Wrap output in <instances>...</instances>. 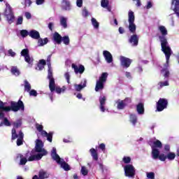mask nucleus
<instances>
[{
    "label": "nucleus",
    "mask_w": 179,
    "mask_h": 179,
    "mask_svg": "<svg viewBox=\"0 0 179 179\" xmlns=\"http://www.w3.org/2000/svg\"><path fill=\"white\" fill-rule=\"evenodd\" d=\"M48 152L44 149V143L40 139L36 141L35 150H32L31 152H27L26 157L28 158L29 162H34V160H41L43 156H47Z\"/></svg>",
    "instance_id": "f257e3e1"
},
{
    "label": "nucleus",
    "mask_w": 179,
    "mask_h": 179,
    "mask_svg": "<svg viewBox=\"0 0 179 179\" xmlns=\"http://www.w3.org/2000/svg\"><path fill=\"white\" fill-rule=\"evenodd\" d=\"M158 30L161 34L159 36V39L161 43L162 51L165 54V57H166V59L169 61L170 57H171V54H173V50H171V48H170L169 42L167 41V37H166L168 34L167 29L166 27L161 25L158 27Z\"/></svg>",
    "instance_id": "f03ea898"
},
{
    "label": "nucleus",
    "mask_w": 179,
    "mask_h": 179,
    "mask_svg": "<svg viewBox=\"0 0 179 179\" xmlns=\"http://www.w3.org/2000/svg\"><path fill=\"white\" fill-rule=\"evenodd\" d=\"M24 111V103L21 100L18 102H11V106H8V103H3L0 101V119L3 118L5 113H9V111Z\"/></svg>",
    "instance_id": "7ed1b4c3"
},
{
    "label": "nucleus",
    "mask_w": 179,
    "mask_h": 179,
    "mask_svg": "<svg viewBox=\"0 0 179 179\" xmlns=\"http://www.w3.org/2000/svg\"><path fill=\"white\" fill-rule=\"evenodd\" d=\"M51 157H52V159H53V160L57 162V164H59L62 169H64L65 171H69V170H71L69 164L65 162L64 159H61V157H59V155L57 154V148H52L51 151Z\"/></svg>",
    "instance_id": "20e7f679"
},
{
    "label": "nucleus",
    "mask_w": 179,
    "mask_h": 179,
    "mask_svg": "<svg viewBox=\"0 0 179 179\" xmlns=\"http://www.w3.org/2000/svg\"><path fill=\"white\" fill-rule=\"evenodd\" d=\"M3 15L6 17L8 24H12V23L15 22V14L13 13V10L8 3L6 4V9Z\"/></svg>",
    "instance_id": "39448f33"
},
{
    "label": "nucleus",
    "mask_w": 179,
    "mask_h": 179,
    "mask_svg": "<svg viewBox=\"0 0 179 179\" xmlns=\"http://www.w3.org/2000/svg\"><path fill=\"white\" fill-rule=\"evenodd\" d=\"M129 30L130 33L135 34L136 32V24H135V15L134 11L129 10L128 13Z\"/></svg>",
    "instance_id": "423d86ee"
},
{
    "label": "nucleus",
    "mask_w": 179,
    "mask_h": 179,
    "mask_svg": "<svg viewBox=\"0 0 179 179\" xmlns=\"http://www.w3.org/2000/svg\"><path fill=\"white\" fill-rule=\"evenodd\" d=\"M108 78V73H103L99 78V80L96 81L95 91L99 92V90H103L104 89V83L107 80Z\"/></svg>",
    "instance_id": "0eeeda50"
},
{
    "label": "nucleus",
    "mask_w": 179,
    "mask_h": 179,
    "mask_svg": "<svg viewBox=\"0 0 179 179\" xmlns=\"http://www.w3.org/2000/svg\"><path fill=\"white\" fill-rule=\"evenodd\" d=\"M36 128L38 132H41V135H42V136L47 138V141H48V142H52V132L47 133V131L43 130V125L40 124H36Z\"/></svg>",
    "instance_id": "6e6552de"
},
{
    "label": "nucleus",
    "mask_w": 179,
    "mask_h": 179,
    "mask_svg": "<svg viewBox=\"0 0 179 179\" xmlns=\"http://www.w3.org/2000/svg\"><path fill=\"white\" fill-rule=\"evenodd\" d=\"M24 136V134H23V132L22 131H19V134H16V130L15 129H12V140L17 139V146H20L23 145V138Z\"/></svg>",
    "instance_id": "1a4fd4ad"
},
{
    "label": "nucleus",
    "mask_w": 179,
    "mask_h": 179,
    "mask_svg": "<svg viewBox=\"0 0 179 179\" xmlns=\"http://www.w3.org/2000/svg\"><path fill=\"white\" fill-rule=\"evenodd\" d=\"M126 177L134 178L135 177V167L131 164H127L124 167Z\"/></svg>",
    "instance_id": "9d476101"
},
{
    "label": "nucleus",
    "mask_w": 179,
    "mask_h": 179,
    "mask_svg": "<svg viewBox=\"0 0 179 179\" xmlns=\"http://www.w3.org/2000/svg\"><path fill=\"white\" fill-rule=\"evenodd\" d=\"M21 55L22 57H24L25 62H27L28 66L29 68H31L33 66V57H30V55H29V49H23L21 51Z\"/></svg>",
    "instance_id": "9b49d317"
},
{
    "label": "nucleus",
    "mask_w": 179,
    "mask_h": 179,
    "mask_svg": "<svg viewBox=\"0 0 179 179\" xmlns=\"http://www.w3.org/2000/svg\"><path fill=\"white\" fill-rule=\"evenodd\" d=\"M169 101L166 99L160 98L157 103V111H163L165 108H167Z\"/></svg>",
    "instance_id": "f8f14e48"
},
{
    "label": "nucleus",
    "mask_w": 179,
    "mask_h": 179,
    "mask_svg": "<svg viewBox=\"0 0 179 179\" xmlns=\"http://www.w3.org/2000/svg\"><path fill=\"white\" fill-rule=\"evenodd\" d=\"M131 101V98H126L124 100L118 99L116 101V103L117 104V110H124V108H125Z\"/></svg>",
    "instance_id": "ddd939ff"
},
{
    "label": "nucleus",
    "mask_w": 179,
    "mask_h": 179,
    "mask_svg": "<svg viewBox=\"0 0 179 179\" xmlns=\"http://www.w3.org/2000/svg\"><path fill=\"white\" fill-rule=\"evenodd\" d=\"M48 78L49 79V88L50 92L52 93L55 90V80L54 79V77H52V71H48Z\"/></svg>",
    "instance_id": "4468645a"
},
{
    "label": "nucleus",
    "mask_w": 179,
    "mask_h": 179,
    "mask_svg": "<svg viewBox=\"0 0 179 179\" xmlns=\"http://www.w3.org/2000/svg\"><path fill=\"white\" fill-rule=\"evenodd\" d=\"M107 101V98L105 96H99V110L101 113H105L108 110L107 107H106V101Z\"/></svg>",
    "instance_id": "2eb2a0df"
},
{
    "label": "nucleus",
    "mask_w": 179,
    "mask_h": 179,
    "mask_svg": "<svg viewBox=\"0 0 179 179\" xmlns=\"http://www.w3.org/2000/svg\"><path fill=\"white\" fill-rule=\"evenodd\" d=\"M131 63L132 60L129 58L125 57L124 56L120 57V64L123 68H129V66H131Z\"/></svg>",
    "instance_id": "dca6fc26"
},
{
    "label": "nucleus",
    "mask_w": 179,
    "mask_h": 179,
    "mask_svg": "<svg viewBox=\"0 0 179 179\" xmlns=\"http://www.w3.org/2000/svg\"><path fill=\"white\" fill-rule=\"evenodd\" d=\"M71 67L74 70L76 75H78V73H80V75H82V73L85 72V66L82 64H80L78 66L75 64H72Z\"/></svg>",
    "instance_id": "f3484780"
},
{
    "label": "nucleus",
    "mask_w": 179,
    "mask_h": 179,
    "mask_svg": "<svg viewBox=\"0 0 179 179\" xmlns=\"http://www.w3.org/2000/svg\"><path fill=\"white\" fill-rule=\"evenodd\" d=\"M166 62L164 64V68L161 71V72L163 73V76L165 78V79H169V77L170 76V71H169V61H170V59L167 61V57H166Z\"/></svg>",
    "instance_id": "a211bd4d"
},
{
    "label": "nucleus",
    "mask_w": 179,
    "mask_h": 179,
    "mask_svg": "<svg viewBox=\"0 0 179 179\" xmlns=\"http://www.w3.org/2000/svg\"><path fill=\"white\" fill-rule=\"evenodd\" d=\"M103 55L107 64H112L113 61V55L108 50H103Z\"/></svg>",
    "instance_id": "6ab92c4d"
},
{
    "label": "nucleus",
    "mask_w": 179,
    "mask_h": 179,
    "mask_svg": "<svg viewBox=\"0 0 179 179\" xmlns=\"http://www.w3.org/2000/svg\"><path fill=\"white\" fill-rule=\"evenodd\" d=\"M87 83V81L86 79H84L81 81L80 84H75L74 85V89L76 92H80L83 89H85L86 87V84Z\"/></svg>",
    "instance_id": "aec40b11"
},
{
    "label": "nucleus",
    "mask_w": 179,
    "mask_h": 179,
    "mask_svg": "<svg viewBox=\"0 0 179 179\" xmlns=\"http://www.w3.org/2000/svg\"><path fill=\"white\" fill-rule=\"evenodd\" d=\"M149 145L151 146L152 149H157V148H161L163 145L162 144V142L159 140H155L154 141H150Z\"/></svg>",
    "instance_id": "412c9836"
},
{
    "label": "nucleus",
    "mask_w": 179,
    "mask_h": 179,
    "mask_svg": "<svg viewBox=\"0 0 179 179\" xmlns=\"http://www.w3.org/2000/svg\"><path fill=\"white\" fill-rule=\"evenodd\" d=\"M173 7L176 16L179 17V0H172V8Z\"/></svg>",
    "instance_id": "4be33fe9"
},
{
    "label": "nucleus",
    "mask_w": 179,
    "mask_h": 179,
    "mask_svg": "<svg viewBox=\"0 0 179 179\" xmlns=\"http://www.w3.org/2000/svg\"><path fill=\"white\" fill-rule=\"evenodd\" d=\"M29 37L34 38V40H38V38H40V32L35 29H32L29 31Z\"/></svg>",
    "instance_id": "5701e85b"
},
{
    "label": "nucleus",
    "mask_w": 179,
    "mask_h": 179,
    "mask_svg": "<svg viewBox=\"0 0 179 179\" xmlns=\"http://www.w3.org/2000/svg\"><path fill=\"white\" fill-rule=\"evenodd\" d=\"M71 2L68 0H63L62 2V9H63V10H71Z\"/></svg>",
    "instance_id": "b1692460"
},
{
    "label": "nucleus",
    "mask_w": 179,
    "mask_h": 179,
    "mask_svg": "<svg viewBox=\"0 0 179 179\" xmlns=\"http://www.w3.org/2000/svg\"><path fill=\"white\" fill-rule=\"evenodd\" d=\"M139 41V37H138V35L134 34L131 36L129 38V43L132 44V45H138V43Z\"/></svg>",
    "instance_id": "393cba45"
},
{
    "label": "nucleus",
    "mask_w": 179,
    "mask_h": 179,
    "mask_svg": "<svg viewBox=\"0 0 179 179\" xmlns=\"http://www.w3.org/2000/svg\"><path fill=\"white\" fill-rule=\"evenodd\" d=\"M159 156H160V151L157 148H155L152 147V157L154 160H157L159 159Z\"/></svg>",
    "instance_id": "a878e982"
},
{
    "label": "nucleus",
    "mask_w": 179,
    "mask_h": 179,
    "mask_svg": "<svg viewBox=\"0 0 179 179\" xmlns=\"http://www.w3.org/2000/svg\"><path fill=\"white\" fill-rule=\"evenodd\" d=\"M60 20V25L63 27V29H66L68 27V17L60 16L59 17Z\"/></svg>",
    "instance_id": "bb28decb"
},
{
    "label": "nucleus",
    "mask_w": 179,
    "mask_h": 179,
    "mask_svg": "<svg viewBox=\"0 0 179 179\" xmlns=\"http://www.w3.org/2000/svg\"><path fill=\"white\" fill-rule=\"evenodd\" d=\"M53 40L56 44H61L62 42V36H61L58 32H55L53 35Z\"/></svg>",
    "instance_id": "cd10ccee"
},
{
    "label": "nucleus",
    "mask_w": 179,
    "mask_h": 179,
    "mask_svg": "<svg viewBox=\"0 0 179 179\" xmlns=\"http://www.w3.org/2000/svg\"><path fill=\"white\" fill-rule=\"evenodd\" d=\"M90 153L91 154L93 160H95V162H97V160H99V154L97 153V150H96V149L91 148L90 150Z\"/></svg>",
    "instance_id": "c85d7f7f"
},
{
    "label": "nucleus",
    "mask_w": 179,
    "mask_h": 179,
    "mask_svg": "<svg viewBox=\"0 0 179 179\" xmlns=\"http://www.w3.org/2000/svg\"><path fill=\"white\" fill-rule=\"evenodd\" d=\"M136 110H137L138 114H139L140 115L145 114V108L143 107V105L142 103H140L137 105Z\"/></svg>",
    "instance_id": "c756f323"
},
{
    "label": "nucleus",
    "mask_w": 179,
    "mask_h": 179,
    "mask_svg": "<svg viewBox=\"0 0 179 179\" xmlns=\"http://www.w3.org/2000/svg\"><path fill=\"white\" fill-rule=\"evenodd\" d=\"M101 6L105 9H107L108 12H111V7L108 6V0H101Z\"/></svg>",
    "instance_id": "7c9ffc66"
},
{
    "label": "nucleus",
    "mask_w": 179,
    "mask_h": 179,
    "mask_svg": "<svg viewBox=\"0 0 179 179\" xmlns=\"http://www.w3.org/2000/svg\"><path fill=\"white\" fill-rule=\"evenodd\" d=\"M129 121L131 124H132V125L135 127L136 125V122H138V117L136 116V115L130 114Z\"/></svg>",
    "instance_id": "2f4dec72"
},
{
    "label": "nucleus",
    "mask_w": 179,
    "mask_h": 179,
    "mask_svg": "<svg viewBox=\"0 0 179 179\" xmlns=\"http://www.w3.org/2000/svg\"><path fill=\"white\" fill-rule=\"evenodd\" d=\"M48 43V38H41V37L38 39V47H43V45H45Z\"/></svg>",
    "instance_id": "473e14b6"
},
{
    "label": "nucleus",
    "mask_w": 179,
    "mask_h": 179,
    "mask_svg": "<svg viewBox=\"0 0 179 179\" xmlns=\"http://www.w3.org/2000/svg\"><path fill=\"white\" fill-rule=\"evenodd\" d=\"M52 56V55H48L47 57V60H46L48 68V72H49L50 73H51V71H52V67L51 66V57Z\"/></svg>",
    "instance_id": "72a5a7b5"
},
{
    "label": "nucleus",
    "mask_w": 179,
    "mask_h": 179,
    "mask_svg": "<svg viewBox=\"0 0 179 179\" xmlns=\"http://www.w3.org/2000/svg\"><path fill=\"white\" fill-rule=\"evenodd\" d=\"M24 92H27V93H29V92L31 90V85L30 84V83H29V81H27V80H25L24 81Z\"/></svg>",
    "instance_id": "f704fd0d"
},
{
    "label": "nucleus",
    "mask_w": 179,
    "mask_h": 179,
    "mask_svg": "<svg viewBox=\"0 0 179 179\" xmlns=\"http://www.w3.org/2000/svg\"><path fill=\"white\" fill-rule=\"evenodd\" d=\"M17 157L20 158V166H24V164H26V163H27V158L23 157V155H22V154L18 155Z\"/></svg>",
    "instance_id": "c9c22d12"
},
{
    "label": "nucleus",
    "mask_w": 179,
    "mask_h": 179,
    "mask_svg": "<svg viewBox=\"0 0 179 179\" xmlns=\"http://www.w3.org/2000/svg\"><path fill=\"white\" fill-rule=\"evenodd\" d=\"M11 73H13V75H15V76H19L20 75V71H19V69H17V66H12Z\"/></svg>",
    "instance_id": "e433bc0d"
},
{
    "label": "nucleus",
    "mask_w": 179,
    "mask_h": 179,
    "mask_svg": "<svg viewBox=\"0 0 179 179\" xmlns=\"http://www.w3.org/2000/svg\"><path fill=\"white\" fill-rule=\"evenodd\" d=\"M55 90H56L57 94H61V93H64L66 90V87L63 86L62 88L60 87H56Z\"/></svg>",
    "instance_id": "4c0bfd02"
},
{
    "label": "nucleus",
    "mask_w": 179,
    "mask_h": 179,
    "mask_svg": "<svg viewBox=\"0 0 179 179\" xmlns=\"http://www.w3.org/2000/svg\"><path fill=\"white\" fill-rule=\"evenodd\" d=\"M62 41L65 44V45H69V43H71V40L68 36L62 37Z\"/></svg>",
    "instance_id": "58836bf2"
},
{
    "label": "nucleus",
    "mask_w": 179,
    "mask_h": 179,
    "mask_svg": "<svg viewBox=\"0 0 179 179\" xmlns=\"http://www.w3.org/2000/svg\"><path fill=\"white\" fill-rule=\"evenodd\" d=\"M165 80H166L165 81H164V82H159V83H158V85H159L160 89H162V87H164V86H169V85H170V83H169V79L165 78Z\"/></svg>",
    "instance_id": "ea45409f"
},
{
    "label": "nucleus",
    "mask_w": 179,
    "mask_h": 179,
    "mask_svg": "<svg viewBox=\"0 0 179 179\" xmlns=\"http://www.w3.org/2000/svg\"><path fill=\"white\" fill-rule=\"evenodd\" d=\"M38 176L40 179L48 178V174L44 171H40Z\"/></svg>",
    "instance_id": "a19ab883"
},
{
    "label": "nucleus",
    "mask_w": 179,
    "mask_h": 179,
    "mask_svg": "<svg viewBox=\"0 0 179 179\" xmlns=\"http://www.w3.org/2000/svg\"><path fill=\"white\" fill-rule=\"evenodd\" d=\"M91 22L94 29H99V24L95 18H92Z\"/></svg>",
    "instance_id": "79ce46f5"
},
{
    "label": "nucleus",
    "mask_w": 179,
    "mask_h": 179,
    "mask_svg": "<svg viewBox=\"0 0 179 179\" xmlns=\"http://www.w3.org/2000/svg\"><path fill=\"white\" fill-rule=\"evenodd\" d=\"M30 31H28L26 29H22L20 31V34L23 38L27 37V36H29Z\"/></svg>",
    "instance_id": "37998d69"
},
{
    "label": "nucleus",
    "mask_w": 179,
    "mask_h": 179,
    "mask_svg": "<svg viewBox=\"0 0 179 179\" xmlns=\"http://www.w3.org/2000/svg\"><path fill=\"white\" fill-rule=\"evenodd\" d=\"M22 125V120H18L13 123V129L16 131V128H19Z\"/></svg>",
    "instance_id": "c03bdc74"
},
{
    "label": "nucleus",
    "mask_w": 179,
    "mask_h": 179,
    "mask_svg": "<svg viewBox=\"0 0 179 179\" xmlns=\"http://www.w3.org/2000/svg\"><path fill=\"white\" fill-rule=\"evenodd\" d=\"M166 159H168V160H174V159H176V154L173 152H169L166 155Z\"/></svg>",
    "instance_id": "a18cd8bd"
},
{
    "label": "nucleus",
    "mask_w": 179,
    "mask_h": 179,
    "mask_svg": "<svg viewBox=\"0 0 179 179\" xmlns=\"http://www.w3.org/2000/svg\"><path fill=\"white\" fill-rule=\"evenodd\" d=\"M64 78L66 80L67 83H71V74L69 73V71H67L64 73Z\"/></svg>",
    "instance_id": "49530a36"
},
{
    "label": "nucleus",
    "mask_w": 179,
    "mask_h": 179,
    "mask_svg": "<svg viewBox=\"0 0 179 179\" xmlns=\"http://www.w3.org/2000/svg\"><path fill=\"white\" fill-rule=\"evenodd\" d=\"M80 171L83 176H87V174L89 173V171L86 169L85 166H82Z\"/></svg>",
    "instance_id": "de8ad7c7"
},
{
    "label": "nucleus",
    "mask_w": 179,
    "mask_h": 179,
    "mask_svg": "<svg viewBox=\"0 0 179 179\" xmlns=\"http://www.w3.org/2000/svg\"><path fill=\"white\" fill-rule=\"evenodd\" d=\"M158 159H159L161 162H166V159H167V155H165L164 154H161L158 157Z\"/></svg>",
    "instance_id": "09e8293b"
},
{
    "label": "nucleus",
    "mask_w": 179,
    "mask_h": 179,
    "mask_svg": "<svg viewBox=\"0 0 179 179\" xmlns=\"http://www.w3.org/2000/svg\"><path fill=\"white\" fill-rule=\"evenodd\" d=\"M8 57H16V52H13L12 49L8 50Z\"/></svg>",
    "instance_id": "8fccbe9b"
},
{
    "label": "nucleus",
    "mask_w": 179,
    "mask_h": 179,
    "mask_svg": "<svg viewBox=\"0 0 179 179\" xmlns=\"http://www.w3.org/2000/svg\"><path fill=\"white\" fill-rule=\"evenodd\" d=\"M123 162L126 164H128L131 163V157H123Z\"/></svg>",
    "instance_id": "3c124183"
},
{
    "label": "nucleus",
    "mask_w": 179,
    "mask_h": 179,
    "mask_svg": "<svg viewBox=\"0 0 179 179\" xmlns=\"http://www.w3.org/2000/svg\"><path fill=\"white\" fill-rule=\"evenodd\" d=\"M23 23V17L22 16H19L17 19V22L16 24H22Z\"/></svg>",
    "instance_id": "603ef678"
},
{
    "label": "nucleus",
    "mask_w": 179,
    "mask_h": 179,
    "mask_svg": "<svg viewBox=\"0 0 179 179\" xmlns=\"http://www.w3.org/2000/svg\"><path fill=\"white\" fill-rule=\"evenodd\" d=\"M28 93H29L30 96H34V97H37V91H36L35 90H31Z\"/></svg>",
    "instance_id": "864d4df0"
},
{
    "label": "nucleus",
    "mask_w": 179,
    "mask_h": 179,
    "mask_svg": "<svg viewBox=\"0 0 179 179\" xmlns=\"http://www.w3.org/2000/svg\"><path fill=\"white\" fill-rule=\"evenodd\" d=\"M99 148L103 152V153H106V144L101 143L99 146Z\"/></svg>",
    "instance_id": "5fc2aeb1"
},
{
    "label": "nucleus",
    "mask_w": 179,
    "mask_h": 179,
    "mask_svg": "<svg viewBox=\"0 0 179 179\" xmlns=\"http://www.w3.org/2000/svg\"><path fill=\"white\" fill-rule=\"evenodd\" d=\"M147 177H148V178H150V179H155V173H153V172L148 173Z\"/></svg>",
    "instance_id": "6e6d98bb"
},
{
    "label": "nucleus",
    "mask_w": 179,
    "mask_h": 179,
    "mask_svg": "<svg viewBox=\"0 0 179 179\" xmlns=\"http://www.w3.org/2000/svg\"><path fill=\"white\" fill-rule=\"evenodd\" d=\"M76 5L78 8H82V6L83 5V0H77Z\"/></svg>",
    "instance_id": "4d7b16f0"
},
{
    "label": "nucleus",
    "mask_w": 179,
    "mask_h": 179,
    "mask_svg": "<svg viewBox=\"0 0 179 179\" xmlns=\"http://www.w3.org/2000/svg\"><path fill=\"white\" fill-rule=\"evenodd\" d=\"M36 71H43L44 69V66L43 64H38L37 66L36 67Z\"/></svg>",
    "instance_id": "13d9d810"
},
{
    "label": "nucleus",
    "mask_w": 179,
    "mask_h": 179,
    "mask_svg": "<svg viewBox=\"0 0 179 179\" xmlns=\"http://www.w3.org/2000/svg\"><path fill=\"white\" fill-rule=\"evenodd\" d=\"M99 169L101 170L102 173L107 171V169L104 167V165H103L101 163H99Z\"/></svg>",
    "instance_id": "bf43d9fd"
},
{
    "label": "nucleus",
    "mask_w": 179,
    "mask_h": 179,
    "mask_svg": "<svg viewBox=\"0 0 179 179\" xmlns=\"http://www.w3.org/2000/svg\"><path fill=\"white\" fill-rule=\"evenodd\" d=\"M45 2V0H36V5H43Z\"/></svg>",
    "instance_id": "052dcab7"
},
{
    "label": "nucleus",
    "mask_w": 179,
    "mask_h": 179,
    "mask_svg": "<svg viewBox=\"0 0 179 179\" xmlns=\"http://www.w3.org/2000/svg\"><path fill=\"white\" fill-rule=\"evenodd\" d=\"M88 15H89V12H87V10L83 9V16H84V17H86Z\"/></svg>",
    "instance_id": "680f3d73"
},
{
    "label": "nucleus",
    "mask_w": 179,
    "mask_h": 179,
    "mask_svg": "<svg viewBox=\"0 0 179 179\" xmlns=\"http://www.w3.org/2000/svg\"><path fill=\"white\" fill-rule=\"evenodd\" d=\"M125 76L128 78V79H132V76L131 75L130 72L126 71L125 72Z\"/></svg>",
    "instance_id": "e2e57ef3"
},
{
    "label": "nucleus",
    "mask_w": 179,
    "mask_h": 179,
    "mask_svg": "<svg viewBox=\"0 0 179 179\" xmlns=\"http://www.w3.org/2000/svg\"><path fill=\"white\" fill-rule=\"evenodd\" d=\"M40 65H43V66L47 64V62L45 59H41L38 63Z\"/></svg>",
    "instance_id": "0e129e2a"
},
{
    "label": "nucleus",
    "mask_w": 179,
    "mask_h": 179,
    "mask_svg": "<svg viewBox=\"0 0 179 179\" xmlns=\"http://www.w3.org/2000/svg\"><path fill=\"white\" fill-rule=\"evenodd\" d=\"M53 27H54V22H50L48 24V29H49V30H51V31H52Z\"/></svg>",
    "instance_id": "69168bd1"
},
{
    "label": "nucleus",
    "mask_w": 179,
    "mask_h": 179,
    "mask_svg": "<svg viewBox=\"0 0 179 179\" xmlns=\"http://www.w3.org/2000/svg\"><path fill=\"white\" fill-rule=\"evenodd\" d=\"M25 17L27 19H31V14L29 12H26Z\"/></svg>",
    "instance_id": "338daca9"
},
{
    "label": "nucleus",
    "mask_w": 179,
    "mask_h": 179,
    "mask_svg": "<svg viewBox=\"0 0 179 179\" xmlns=\"http://www.w3.org/2000/svg\"><path fill=\"white\" fill-rule=\"evenodd\" d=\"M152 6H153V5L152 4L151 1H148L146 6V8L147 9H150V8H152Z\"/></svg>",
    "instance_id": "774afa93"
}]
</instances>
